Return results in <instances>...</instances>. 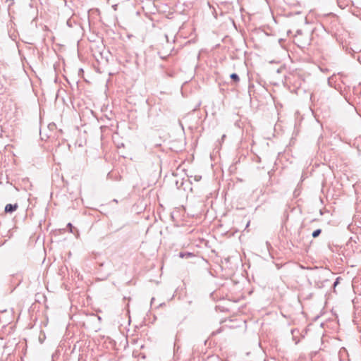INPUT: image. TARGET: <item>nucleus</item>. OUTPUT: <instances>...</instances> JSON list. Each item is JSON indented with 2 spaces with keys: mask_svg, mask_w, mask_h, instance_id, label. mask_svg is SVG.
<instances>
[{
  "mask_svg": "<svg viewBox=\"0 0 361 361\" xmlns=\"http://www.w3.org/2000/svg\"><path fill=\"white\" fill-rule=\"evenodd\" d=\"M18 208V204H8L5 207V212H13L16 211Z\"/></svg>",
  "mask_w": 361,
  "mask_h": 361,
  "instance_id": "obj_1",
  "label": "nucleus"
},
{
  "mask_svg": "<svg viewBox=\"0 0 361 361\" xmlns=\"http://www.w3.org/2000/svg\"><path fill=\"white\" fill-rule=\"evenodd\" d=\"M209 298L213 300H218L221 298V295L219 293L217 290H214L210 293Z\"/></svg>",
  "mask_w": 361,
  "mask_h": 361,
  "instance_id": "obj_2",
  "label": "nucleus"
},
{
  "mask_svg": "<svg viewBox=\"0 0 361 361\" xmlns=\"http://www.w3.org/2000/svg\"><path fill=\"white\" fill-rule=\"evenodd\" d=\"M295 333L299 334V330H298L297 329H293L291 330V334L293 335V340L294 341L295 344H298L300 341H299V339L297 338Z\"/></svg>",
  "mask_w": 361,
  "mask_h": 361,
  "instance_id": "obj_3",
  "label": "nucleus"
},
{
  "mask_svg": "<svg viewBox=\"0 0 361 361\" xmlns=\"http://www.w3.org/2000/svg\"><path fill=\"white\" fill-rule=\"evenodd\" d=\"M349 0H338V6L341 8H344L345 6H348Z\"/></svg>",
  "mask_w": 361,
  "mask_h": 361,
  "instance_id": "obj_4",
  "label": "nucleus"
},
{
  "mask_svg": "<svg viewBox=\"0 0 361 361\" xmlns=\"http://www.w3.org/2000/svg\"><path fill=\"white\" fill-rule=\"evenodd\" d=\"M230 78L235 82H238L240 81V78L238 75L235 73H231L230 75Z\"/></svg>",
  "mask_w": 361,
  "mask_h": 361,
  "instance_id": "obj_5",
  "label": "nucleus"
},
{
  "mask_svg": "<svg viewBox=\"0 0 361 361\" xmlns=\"http://www.w3.org/2000/svg\"><path fill=\"white\" fill-rule=\"evenodd\" d=\"M321 233H322V229H320V228L316 229L312 232V236L315 238L318 237L321 234Z\"/></svg>",
  "mask_w": 361,
  "mask_h": 361,
  "instance_id": "obj_6",
  "label": "nucleus"
},
{
  "mask_svg": "<svg viewBox=\"0 0 361 361\" xmlns=\"http://www.w3.org/2000/svg\"><path fill=\"white\" fill-rule=\"evenodd\" d=\"M302 82H304V80L298 78V80L295 82V86L300 88L302 86Z\"/></svg>",
  "mask_w": 361,
  "mask_h": 361,
  "instance_id": "obj_7",
  "label": "nucleus"
},
{
  "mask_svg": "<svg viewBox=\"0 0 361 361\" xmlns=\"http://www.w3.org/2000/svg\"><path fill=\"white\" fill-rule=\"evenodd\" d=\"M215 309L216 311L219 310L221 312H224L226 310V309L224 307H221L219 305H216Z\"/></svg>",
  "mask_w": 361,
  "mask_h": 361,
  "instance_id": "obj_8",
  "label": "nucleus"
},
{
  "mask_svg": "<svg viewBox=\"0 0 361 361\" xmlns=\"http://www.w3.org/2000/svg\"><path fill=\"white\" fill-rule=\"evenodd\" d=\"M340 277H337L335 280V281L333 283V286L334 288H335L338 283H339V280H340Z\"/></svg>",
  "mask_w": 361,
  "mask_h": 361,
  "instance_id": "obj_9",
  "label": "nucleus"
},
{
  "mask_svg": "<svg viewBox=\"0 0 361 361\" xmlns=\"http://www.w3.org/2000/svg\"><path fill=\"white\" fill-rule=\"evenodd\" d=\"M68 226L70 227L71 231L72 232V225H71V224H68Z\"/></svg>",
  "mask_w": 361,
  "mask_h": 361,
  "instance_id": "obj_10",
  "label": "nucleus"
},
{
  "mask_svg": "<svg viewBox=\"0 0 361 361\" xmlns=\"http://www.w3.org/2000/svg\"><path fill=\"white\" fill-rule=\"evenodd\" d=\"M332 78H333V76H332V77H331V78H329V79H328L329 82H330V81H331V80Z\"/></svg>",
  "mask_w": 361,
  "mask_h": 361,
  "instance_id": "obj_11",
  "label": "nucleus"
},
{
  "mask_svg": "<svg viewBox=\"0 0 361 361\" xmlns=\"http://www.w3.org/2000/svg\"><path fill=\"white\" fill-rule=\"evenodd\" d=\"M297 33H298V34H300V33H301V30H298L297 31Z\"/></svg>",
  "mask_w": 361,
  "mask_h": 361,
  "instance_id": "obj_12",
  "label": "nucleus"
},
{
  "mask_svg": "<svg viewBox=\"0 0 361 361\" xmlns=\"http://www.w3.org/2000/svg\"><path fill=\"white\" fill-rule=\"evenodd\" d=\"M204 245L207 246V247L208 246L207 245V243L205 240H204Z\"/></svg>",
  "mask_w": 361,
  "mask_h": 361,
  "instance_id": "obj_13",
  "label": "nucleus"
},
{
  "mask_svg": "<svg viewBox=\"0 0 361 361\" xmlns=\"http://www.w3.org/2000/svg\"><path fill=\"white\" fill-rule=\"evenodd\" d=\"M339 75H341V77H343V74H341V73H338Z\"/></svg>",
  "mask_w": 361,
  "mask_h": 361,
  "instance_id": "obj_14",
  "label": "nucleus"
},
{
  "mask_svg": "<svg viewBox=\"0 0 361 361\" xmlns=\"http://www.w3.org/2000/svg\"><path fill=\"white\" fill-rule=\"evenodd\" d=\"M225 137H226V135H222V139H224Z\"/></svg>",
  "mask_w": 361,
  "mask_h": 361,
  "instance_id": "obj_15",
  "label": "nucleus"
},
{
  "mask_svg": "<svg viewBox=\"0 0 361 361\" xmlns=\"http://www.w3.org/2000/svg\"><path fill=\"white\" fill-rule=\"evenodd\" d=\"M320 214L322 215L323 214V212L322 210H320Z\"/></svg>",
  "mask_w": 361,
  "mask_h": 361,
  "instance_id": "obj_16",
  "label": "nucleus"
}]
</instances>
